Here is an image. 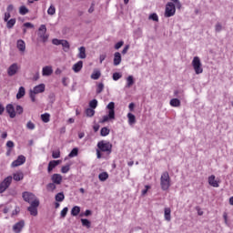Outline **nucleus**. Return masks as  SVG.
I'll use <instances>...</instances> for the list:
<instances>
[{
  "instance_id": "f257e3e1",
  "label": "nucleus",
  "mask_w": 233,
  "mask_h": 233,
  "mask_svg": "<svg viewBox=\"0 0 233 233\" xmlns=\"http://www.w3.org/2000/svg\"><path fill=\"white\" fill-rule=\"evenodd\" d=\"M160 187L161 189L166 191L170 188V175L168 174L167 171H165L162 173L160 177Z\"/></svg>"
},
{
  "instance_id": "f03ea898",
  "label": "nucleus",
  "mask_w": 233,
  "mask_h": 233,
  "mask_svg": "<svg viewBox=\"0 0 233 233\" xmlns=\"http://www.w3.org/2000/svg\"><path fill=\"white\" fill-rule=\"evenodd\" d=\"M97 148L100 152H106V154H112V143L106 140H101L97 143Z\"/></svg>"
},
{
  "instance_id": "7ed1b4c3",
  "label": "nucleus",
  "mask_w": 233,
  "mask_h": 233,
  "mask_svg": "<svg viewBox=\"0 0 233 233\" xmlns=\"http://www.w3.org/2000/svg\"><path fill=\"white\" fill-rule=\"evenodd\" d=\"M192 66L195 70V74L197 76H199V74H203V67L201 64V60L199 59L198 56H195L192 60Z\"/></svg>"
},
{
  "instance_id": "20e7f679",
  "label": "nucleus",
  "mask_w": 233,
  "mask_h": 233,
  "mask_svg": "<svg viewBox=\"0 0 233 233\" xmlns=\"http://www.w3.org/2000/svg\"><path fill=\"white\" fill-rule=\"evenodd\" d=\"M174 15H176V5H174L172 2H169L166 5L165 17H172Z\"/></svg>"
},
{
  "instance_id": "39448f33",
  "label": "nucleus",
  "mask_w": 233,
  "mask_h": 233,
  "mask_svg": "<svg viewBox=\"0 0 233 233\" xmlns=\"http://www.w3.org/2000/svg\"><path fill=\"white\" fill-rule=\"evenodd\" d=\"M12 176H9L5 177L1 183H0V194H3L12 185Z\"/></svg>"
},
{
  "instance_id": "423d86ee",
  "label": "nucleus",
  "mask_w": 233,
  "mask_h": 233,
  "mask_svg": "<svg viewBox=\"0 0 233 233\" xmlns=\"http://www.w3.org/2000/svg\"><path fill=\"white\" fill-rule=\"evenodd\" d=\"M38 37L42 39L43 43H46V41H48V35H46V25H40L38 28Z\"/></svg>"
},
{
  "instance_id": "0eeeda50",
  "label": "nucleus",
  "mask_w": 233,
  "mask_h": 233,
  "mask_svg": "<svg viewBox=\"0 0 233 233\" xmlns=\"http://www.w3.org/2000/svg\"><path fill=\"white\" fill-rule=\"evenodd\" d=\"M22 198L24 201H25L26 203H30V205H32V201H35V199H37L34 193L28 191L23 192Z\"/></svg>"
},
{
  "instance_id": "6e6552de",
  "label": "nucleus",
  "mask_w": 233,
  "mask_h": 233,
  "mask_svg": "<svg viewBox=\"0 0 233 233\" xmlns=\"http://www.w3.org/2000/svg\"><path fill=\"white\" fill-rule=\"evenodd\" d=\"M37 207H39V199H35L31 202L30 207L27 208L31 216H37Z\"/></svg>"
},
{
  "instance_id": "1a4fd4ad",
  "label": "nucleus",
  "mask_w": 233,
  "mask_h": 233,
  "mask_svg": "<svg viewBox=\"0 0 233 233\" xmlns=\"http://www.w3.org/2000/svg\"><path fill=\"white\" fill-rule=\"evenodd\" d=\"M106 108L108 110L107 116H109L110 119H116V104L114 102H110Z\"/></svg>"
},
{
  "instance_id": "9d476101",
  "label": "nucleus",
  "mask_w": 233,
  "mask_h": 233,
  "mask_svg": "<svg viewBox=\"0 0 233 233\" xmlns=\"http://www.w3.org/2000/svg\"><path fill=\"white\" fill-rule=\"evenodd\" d=\"M25 162L26 157L23 155H20L18 156L16 160L12 162L11 167H13V168H15V167H21V165H25Z\"/></svg>"
},
{
  "instance_id": "9b49d317",
  "label": "nucleus",
  "mask_w": 233,
  "mask_h": 233,
  "mask_svg": "<svg viewBox=\"0 0 233 233\" xmlns=\"http://www.w3.org/2000/svg\"><path fill=\"white\" fill-rule=\"evenodd\" d=\"M17 70H19V66L16 63H15L8 67L7 74L10 77H12L17 74Z\"/></svg>"
},
{
  "instance_id": "f8f14e48",
  "label": "nucleus",
  "mask_w": 233,
  "mask_h": 233,
  "mask_svg": "<svg viewBox=\"0 0 233 233\" xmlns=\"http://www.w3.org/2000/svg\"><path fill=\"white\" fill-rule=\"evenodd\" d=\"M25 228V220H20L13 226V230L15 233H20Z\"/></svg>"
},
{
  "instance_id": "ddd939ff",
  "label": "nucleus",
  "mask_w": 233,
  "mask_h": 233,
  "mask_svg": "<svg viewBox=\"0 0 233 233\" xmlns=\"http://www.w3.org/2000/svg\"><path fill=\"white\" fill-rule=\"evenodd\" d=\"M51 181L55 183V185H61V183H63V176H61V174H53Z\"/></svg>"
},
{
  "instance_id": "4468645a",
  "label": "nucleus",
  "mask_w": 233,
  "mask_h": 233,
  "mask_svg": "<svg viewBox=\"0 0 233 233\" xmlns=\"http://www.w3.org/2000/svg\"><path fill=\"white\" fill-rule=\"evenodd\" d=\"M5 110H6L7 114L9 115V116L11 117V119H14V117H15V108L14 107V105L8 104L5 106Z\"/></svg>"
},
{
  "instance_id": "2eb2a0df",
  "label": "nucleus",
  "mask_w": 233,
  "mask_h": 233,
  "mask_svg": "<svg viewBox=\"0 0 233 233\" xmlns=\"http://www.w3.org/2000/svg\"><path fill=\"white\" fill-rule=\"evenodd\" d=\"M61 164V160H51L48 163V167H47V172L48 174L52 173V170H54V168H56V167H57V165Z\"/></svg>"
},
{
  "instance_id": "dca6fc26",
  "label": "nucleus",
  "mask_w": 233,
  "mask_h": 233,
  "mask_svg": "<svg viewBox=\"0 0 233 233\" xmlns=\"http://www.w3.org/2000/svg\"><path fill=\"white\" fill-rule=\"evenodd\" d=\"M52 74H54V69H52V66H46L43 67L42 76H52Z\"/></svg>"
},
{
  "instance_id": "f3484780",
  "label": "nucleus",
  "mask_w": 233,
  "mask_h": 233,
  "mask_svg": "<svg viewBox=\"0 0 233 233\" xmlns=\"http://www.w3.org/2000/svg\"><path fill=\"white\" fill-rule=\"evenodd\" d=\"M172 210L170 209V208H165L164 209V218H165V220L167 221V222H170L172 221Z\"/></svg>"
},
{
  "instance_id": "a211bd4d",
  "label": "nucleus",
  "mask_w": 233,
  "mask_h": 233,
  "mask_svg": "<svg viewBox=\"0 0 233 233\" xmlns=\"http://www.w3.org/2000/svg\"><path fill=\"white\" fill-rule=\"evenodd\" d=\"M45 84H39L38 86H35L31 91H33L34 94H43V92H45Z\"/></svg>"
},
{
  "instance_id": "6ab92c4d",
  "label": "nucleus",
  "mask_w": 233,
  "mask_h": 233,
  "mask_svg": "<svg viewBox=\"0 0 233 233\" xmlns=\"http://www.w3.org/2000/svg\"><path fill=\"white\" fill-rule=\"evenodd\" d=\"M78 52V59H86V48L85 46L79 47Z\"/></svg>"
},
{
  "instance_id": "aec40b11",
  "label": "nucleus",
  "mask_w": 233,
  "mask_h": 233,
  "mask_svg": "<svg viewBox=\"0 0 233 233\" xmlns=\"http://www.w3.org/2000/svg\"><path fill=\"white\" fill-rule=\"evenodd\" d=\"M113 63L115 66H118V65H121V53L116 52L114 54Z\"/></svg>"
},
{
  "instance_id": "412c9836",
  "label": "nucleus",
  "mask_w": 233,
  "mask_h": 233,
  "mask_svg": "<svg viewBox=\"0 0 233 233\" xmlns=\"http://www.w3.org/2000/svg\"><path fill=\"white\" fill-rule=\"evenodd\" d=\"M83 69V61H78L77 63H76L73 67L72 70L77 74L78 72H81V70Z\"/></svg>"
},
{
  "instance_id": "4be33fe9",
  "label": "nucleus",
  "mask_w": 233,
  "mask_h": 233,
  "mask_svg": "<svg viewBox=\"0 0 233 233\" xmlns=\"http://www.w3.org/2000/svg\"><path fill=\"white\" fill-rule=\"evenodd\" d=\"M16 48H18L20 52H25V50H26V44L22 39H19L16 42Z\"/></svg>"
},
{
  "instance_id": "5701e85b",
  "label": "nucleus",
  "mask_w": 233,
  "mask_h": 233,
  "mask_svg": "<svg viewBox=\"0 0 233 233\" xmlns=\"http://www.w3.org/2000/svg\"><path fill=\"white\" fill-rule=\"evenodd\" d=\"M208 184L211 186V187H214L215 188H218L219 187V184L218 183V181L216 180V176L214 175H211L209 177H208Z\"/></svg>"
},
{
  "instance_id": "b1692460",
  "label": "nucleus",
  "mask_w": 233,
  "mask_h": 233,
  "mask_svg": "<svg viewBox=\"0 0 233 233\" xmlns=\"http://www.w3.org/2000/svg\"><path fill=\"white\" fill-rule=\"evenodd\" d=\"M134 83H136V81L134 80V76H128L127 77L126 88H131L134 86Z\"/></svg>"
},
{
  "instance_id": "393cba45",
  "label": "nucleus",
  "mask_w": 233,
  "mask_h": 233,
  "mask_svg": "<svg viewBox=\"0 0 233 233\" xmlns=\"http://www.w3.org/2000/svg\"><path fill=\"white\" fill-rule=\"evenodd\" d=\"M24 177H25V175L21 171H18L13 175V179L15 181H21L23 180Z\"/></svg>"
},
{
  "instance_id": "a878e982",
  "label": "nucleus",
  "mask_w": 233,
  "mask_h": 233,
  "mask_svg": "<svg viewBox=\"0 0 233 233\" xmlns=\"http://www.w3.org/2000/svg\"><path fill=\"white\" fill-rule=\"evenodd\" d=\"M25 94H26V91L25 90L24 86H20L18 89V92L16 94V99H22V97H25Z\"/></svg>"
},
{
  "instance_id": "bb28decb",
  "label": "nucleus",
  "mask_w": 233,
  "mask_h": 233,
  "mask_svg": "<svg viewBox=\"0 0 233 233\" xmlns=\"http://www.w3.org/2000/svg\"><path fill=\"white\" fill-rule=\"evenodd\" d=\"M128 125H136V116L132 113L127 114Z\"/></svg>"
},
{
  "instance_id": "cd10ccee",
  "label": "nucleus",
  "mask_w": 233,
  "mask_h": 233,
  "mask_svg": "<svg viewBox=\"0 0 233 233\" xmlns=\"http://www.w3.org/2000/svg\"><path fill=\"white\" fill-rule=\"evenodd\" d=\"M79 212H81V208L78 206H75L71 209V216H79Z\"/></svg>"
},
{
  "instance_id": "c85d7f7f",
  "label": "nucleus",
  "mask_w": 233,
  "mask_h": 233,
  "mask_svg": "<svg viewBox=\"0 0 233 233\" xmlns=\"http://www.w3.org/2000/svg\"><path fill=\"white\" fill-rule=\"evenodd\" d=\"M55 199L58 203L65 201V194L63 192L57 193L55 197Z\"/></svg>"
},
{
  "instance_id": "c756f323",
  "label": "nucleus",
  "mask_w": 233,
  "mask_h": 233,
  "mask_svg": "<svg viewBox=\"0 0 233 233\" xmlns=\"http://www.w3.org/2000/svg\"><path fill=\"white\" fill-rule=\"evenodd\" d=\"M56 185H57V184H56L54 182L48 183L46 185V190L48 192H54V190H56V188H57V187Z\"/></svg>"
},
{
  "instance_id": "7c9ffc66",
  "label": "nucleus",
  "mask_w": 233,
  "mask_h": 233,
  "mask_svg": "<svg viewBox=\"0 0 233 233\" xmlns=\"http://www.w3.org/2000/svg\"><path fill=\"white\" fill-rule=\"evenodd\" d=\"M171 106H181V101L177 98H172L169 102Z\"/></svg>"
},
{
  "instance_id": "2f4dec72",
  "label": "nucleus",
  "mask_w": 233,
  "mask_h": 233,
  "mask_svg": "<svg viewBox=\"0 0 233 233\" xmlns=\"http://www.w3.org/2000/svg\"><path fill=\"white\" fill-rule=\"evenodd\" d=\"M60 45L63 46L64 52H68L70 50V44L68 43V41L62 40Z\"/></svg>"
},
{
  "instance_id": "473e14b6",
  "label": "nucleus",
  "mask_w": 233,
  "mask_h": 233,
  "mask_svg": "<svg viewBox=\"0 0 233 233\" xmlns=\"http://www.w3.org/2000/svg\"><path fill=\"white\" fill-rule=\"evenodd\" d=\"M15 18H11L10 20H7L6 23V27L8 29L14 28V26L15 25Z\"/></svg>"
},
{
  "instance_id": "72a5a7b5",
  "label": "nucleus",
  "mask_w": 233,
  "mask_h": 233,
  "mask_svg": "<svg viewBox=\"0 0 233 233\" xmlns=\"http://www.w3.org/2000/svg\"><path fill=\"white\" fill-rule=\"evenodd\" d=\"M96 114V110H94L92 107H88L86 109V116L87 117H94Z\"/></svg>"
},
{
  "instance_id": "f704fd0d",
  "label": "nucleus",
  "mask_w": 233,
  "mask_h": 233,
  "mask_svg": "<svg viewBox=\"0 0 233 233\" xmlns=\"http://www.w3.org/2000/svg\"><path fill=\"white\" fill-rule=\"evenodd\" d=\"M98 179L99 181H106L108 179V173L106 172H102L98 175Z\"/></svg>"
},
{
  "instance_id": "c9c22d12",
  "label": "nucleus",
  "mask_w": 233,
  "mask_h": 233,
  "mask_svg": "<svg viewBox=\"0 0 233 233\" xmlns=\"http://www.w3.org/2000/svg\"><path fill=\"white\" fill-rule=\"evenodd\" d=\"M81 223L83 227H86V228H90L92 223L90 222V220L86 219V218H81Z\"/></svg>"
},
{
  "instance_id": "e433bc0d",
  "label": "nucleus",
  "mask_w": 233,
  "mask_h": 233,
  "mask_svg": "<svg viewBox=\"0 0 233 233\" xmlns=\"http://www.w3.org/2000/svg\"><path fill=\"white\" fill-rule=\"evenodd\" d=\"M101 77V72L100 71H94L91 75V79H94L96 81V79H99Z\"/></svg>"
},
{
  "instance_id": "4c0bfd02",
  "label": "nucleus",
  "mask_w": 233,
  "mask_h": 233,
  "mask_svg": "<svg viewBox=\"0 0 233 233\" xmlns=\"http://www.w3.org/2000/svg\"><path fill=\"white\" fill-rule=\"evenodd\" d=\"M108 134H110V129H108L107 127H102L100 130V136H102L103 137L108 136Z\"/></svg>"
},
{
  "instance_id": "58836bf2",
  "label": "nucleus",
  "mask_w": 233,
  "mask_h": 233,
  "mask_svg": "<svg viewBox=\"0 0 233 233\" xmlns=\"http://www.w3.org/2000/svg\"><path fill=\"white\" fill-rule=\"evenodd\" d=\"M41 119L44 123H48L50 121V114L48 113L42 114Z\"/></svg>"
},
{
  "instance_id": "ea45409f",
  "label": "nucleus",
  "mask_w": 233,
  "mask_h": 233,
  "mask_svg": "<svg viewBox=\"0 0 233 233\" xmlns=\"http://www.w3.org/2000/svg\"><path fill=\"white\" fill-rule=\"evenodd\" d=\"M78 154H79V149L77 147H75L69 153L68 157H76Z\"/></svg>"
},
{
  "instance_id": "a19ab883",
  "label": "nucleus",
  "mask_w": 233,
  "mask_h": 233,
  "mask_svg": "<svg viewBox=\"0 0 233 233\" xmlns=\"http://www.w3.org/2000/svg\"><path fill=\"white\" fill-rule=\"evenodd\" d=\"M19 14H21V15H26V14H28V8L25 5L20 6Z\"/></svg>"
},
{
  "instance_id": "79ce46f5",
  "label": "nucleus",
  "mask_w": 233,
  "mask_h": 233,
  "mask_svg": "<svg viewBox=\"0 0 233 233\" xmlns=\"http://www.w3.org/2000/svg\"><path fill=\"white\" fill-rule=\"evenodd\" d=\"M48 15H56V6L51 5L49 8L47 9Z\"/></svg>"
},
{
  "instance_id": "37998d69",
  "label": "nucleus",
  "mask_w": 233,
  "mask_h": 233,
  "mask_svg": "<svg viewBox=\"0 0 233 233\" xmlns=\"http://www.w3.org/2000/svg\"><path fill=\"white\" fill-rule=\"evenodd\" d=\"M89 106L90 108H93V110H95V108H97V99H93L89 102Z\"/></svg>"
},
{
  "instance_id": "c03bdc74",
  "label": "nucleus",
  "mask_w": 233,
  "mask_h": 233,
  "mask_svg": "<svg viewBox=\"0 0 233 233\" xmlns=\"http://www.w3.org/2000/svg\"><path fill=\"white\" fill-rule=\"evenodd\" d=\"M105 89V85L103 83H99L96 87V94H101Z\"/></svg>"
},
{
  "instance_id": "a18cd8bd",
  "label": "nucleus",
  "mask_w": 233,
  "mask_h": 233,
  "mask_svg": "<svg viewBox=\"0 0 233 233\" xmlns=\"http://www.w3.org/2000/svg\"><path fill=\"white\" fill-rule=\"evenodd\" d=\"M148 19H150L151 21H156L157 23V21H159V16H157V14L153 13L149 15Z\"/></svg>"
},
{
  "instance_id": "49530a36",
  "label": "nucleus",
  "mask_w": 233,
  "mask_h": 233,
  "mask_svg": "<svg viewBox=\"0 0 233 233\" xmlns=\"http://www.w3.org/2000/svg\"><path fill=\"white\" fill-rule=\"evenodd\" d=\"M26 128L28 130H34L35 128V124H34L32 121H28L26 124Z\"/></svg>"
},
{
  "instance_id": "de8ad7c7",
  "label": "nucleus",
  "mask_w": 233,
  "mask_h": 233,
  "mask_svg": "<svg viewBox=\"0 0 233 233\" xmlns=\"http://www.w3.org/2000/svg\"><path fill=\"white\" fill-rule=\"evenodd\" d=\"M52 157L54 159H58V157H61V152L59 150L53 151L52 152Z\"/></svg>"
},
{
  "instance_id": "09e8293b",
  "label": "nucleus",
  "mask_w": 233,
  "mask_h": 233,
  "mask_svg": "<svg viewBox=\"0 0 233 233\" xmlns=\"http://www.w3.org/2000/svg\"><path fill=\"white\" fill-rule=\"evenodd\" d=\"M66 214H68V208H64L61 212H60V217L62 218H66Z\"/></svg>"
},
{
  "instance_id": "8fccbe9b",
  "label": "nucleus",
  "mask_w": 233,
  "mask_h": 233,
  "mask_svg": "<svg viewBox=\"0 0 233 233\" xmlns=\"http://www.w3.org/2000/svg\"><path fill=\"white\" fill-rule=\"evenodd\" d=\"M70 171V165L63 166L61 168L62 174H67Z\"/></svg>"
},
{
  "instance_id": "3c124183",
  "label": "nucleus",
  "mask_w": 233,
  "mask_h": 233,
  "mask_svg": "<svg viewBox=\"0 0 233 233\" xmlns=\"http://www.w3.org/2000/svg\"><path fill=\"white\" fill-rule=\"evenodd\" d=\"M15 112V114H18V116H21V114L24 112V109L21 106L17 105Z\"/></svg>"
},
{
  "instance_id": "603ef678",
  "label": "nucleus",
  "mask_w": 233,
  "mask_h": 233,
  "mask_svg": "<svg viewBox=\"0 0 233 233\" xmlns=\"http://www.w3.org/2000/svg\"><path fill=\"white\" fill-rule=\"evenodd\" d=\"M121 77H122V75H121V73H114L113 74V80L114 81H119V79H121Z\"/></svg>"
},
{
  "instance_id": "864d4df0",
  "label": "nucleus",
  "mask_w": 233,
  "mask_h": 233,
  "mask_svg": "<svg viewBox=\"0 0 233 233\" xmlns=\"http://www.w3.org/2000/svg\"><path fill=\"white\" fill-rule=\"evenodd\" d=\"M85 216L86 218H88V216H92V210L86 209L84 213L80 214V218H83Z\"/></svg>"
},
{
  "instance_id": "5fc2aeb1",
  "label": "nucleus",
  "mask_w": 233,
  "mask_h": 233,
  "mask_svg": "<svg viewBox=\"0 0 233 233\" xmlns=\"http://www.w3.org/2000/svg\"><path fill=\"white\" fill-rule=\"evenodd\" d=\"M125 45V42L124 41H119L118 43H116L115 45V49L116 50H119V48H121V46H123Z\"/></svg>"
},
{
  "instance_id": "6e6d98bb",
  "label": "nucleus",
  "mask_w": 233,
  "mask_h": 233,
  "mask_svg": "<svg viewBox=\"0 0 233 233\" xmlns=\"http://www.w3.org/2000/svg\"><path fill=\"white\" fill-rule=\"evenodd\" d=\"M62 42H63V40H59L57 38H54L52 40L53 45H56V46H59V45H61Z\"/></svg>"
},
{
  "instance_id": "4d7b16f0",
  "label": "nucleus",
  "mask_w": 233,
  "mask_h": 233,
  "mask_svg": "<svg viewBox=\"0 0 233 233\" xmlns=\"http://www.w3.org/2000/svg\"><path fill=\"white\" fill-rule=\"evenodd\" d=\"M215 30H216V32H221V30H223V26L221 25V24L218 23L215 25Z\"/></svg>"
},
{
  "instance_id": "13d9d810",
  "label": "nucleus",
  "mask_w": 233,
  "mask_h": 233,
  "mask_svg": "<svg viewBox=\"0 0 233 233\" xmlns=\"http://www.w3.org/2000/svg\"><path fill=\"white\" fill-rule=\"evenodd\" d=\"M107 121H110V116L109 115L104 116L102 120L100 121V123H106Z\"/></svg>"
},
{
  "instance_id": "bf43d9fd",
  "label": "nucleus",
  "mask_w": 233,
  "mask_h": 233,
  "mask_svg": "<svg viewBox=\"0 0 233 233\" xmlns=\"http://www.w3.org/2000/svg\"><path fill=\"white\" fill-rule=\"evenodd\" d=\"M30 98L33 103H35V93L30 90Z\"/></svg>"
},
{
  "instance_id": "052dcab7",
  "label": "nucleus",
  "mask_w": 233,
  "mask_h": 233,
  "mask_svg": "<svg viewBox=\"0 0 233 233\" xmlns=\"http://www.w3.org/2000/svg\"><path fill=\"white\" fill-rule=\"evenodd\" d=\"M23 26H25V28H34V24L26 22L23 25Z\"/></svg>"
},
{
  "instance_id": "680f3d73",
  "label": "nucleus",
  "mask_w": 233,
  "mask_h": 233,
  "mask_svg": "<svg viewBox=\"0 0 233 233\" xmlns=\"http://www.w3.org/2000/svg\"><path fill=\"white\" fill-rule=\"evenodd\" d=\"M6 147H7V148H14V147H15L14 141H12V140L7 141Z\"/></svg>"
},
{
  "instance_id": "e2e57ef3",
  "label": "nucleus",
  "mask_w": 233,
  "mask_h": 233,
  "mask_svg": "<svg viewBox=\"0 0 233 233\" xmlns=\"http://www.w3.org/2000/svg\"><path fill=\"white\" fill-rule=\"evenodd\" d=\"M10 17H11L10 13L6 12L5 14V17H4L5 23H6V21H8V19H10Z\"/></svg>"
},
{
  "instance_id": "0e129e2a",
  "label": "nucleus",
  "mask_w": 233,
  "mask_h": 233,
  "mask_svg": "<svg viewBox=\"0 0 233 233\" xmlns=\"http://www.w3.org/2000/svg\"><path fill=\"white\" fill-rule=\"evenodd\" d=\"M130 48L129 45H127L124 49L122 50V54L123 56H125V54H127V52H128V49Z\"/></svg>"
},
{
  "instance_id": "69168bd1",
  "label": "nucleus",
  "mask_w": 233,
  "mask_h": 233,
  "mask_svg": "<svg viewBox=\"0 0 233 233\" xmlns=\"http://www.w3.org/2000/svg\"><path fill=\"white\" fill-rule=\"evenodd\" d=\"M135 106H136V104H134V103L129 104L128 108H129L130 112H134Z\"/></svg>"
},
{
  "instance_id": "338daca9",
  "label": "nucleus",
  "mask_w": 233,
  "mask_h": 233,
  "mask_svg": "<svg viewBox=\"0 0 233 233\" xmlns=\"http://www.w3.org/2000/svg\"><path fill=\"white\" fill-rule=\"evenodd\" d=\"M99 59H100V63H103L105 61V59H106V55H105V54L100 55Z\"/></svg>"
},
{
  "instance_id": "774afa93",
  "label": "nucleus",
  "mask_w": 233,
  "mask_h": 233,
  "mask_svg": "<svg viewBox=\"0 0 233 233\" xmlns=\"http://www.w3.org/2000/svg\"><path fill=\"white\" fill-rule=\"evenodd\" d=\"M13 10H14V5H9L7 6V8H6L7 13H9V14H10V12H12Z\"/></svg>"
}]
</instances>
